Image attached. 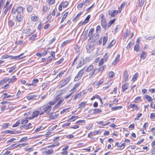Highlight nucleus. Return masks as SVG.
<instances>
[{"mask_svg": "<svg viewBox=\"0 0 155 155\" xmlns=\"http://www.w3.org/2000/svg\"><path fill=\"white\" fill-rule=\"evenodd\" d=\"M24 54V53H22L19 55L17 56H12L11 55L9 56L7 54H5L2 56L1 57V59H4L8 58H10V59H13L14 60H18L25 57H21Z\"/></svg>", "mask_w": 155, "mask_h": 155, "instance_id": "f257e3e1", "label": "nucleus"}, {"mask_svg": "<svg viewBox=\"0 0 155 155\" xmlns=\"http://www.w3.org/2000/svg\"><path fill=\"white\" fill-rule=\"evenodd\" d=\"M44 110L40 113V115L43 114L45 113L47 114L49 113L51 109V106L48 104L43 106Z\"/></svg>", "mask_w": 155, "mask_h": 155, "instance_id": "f03ea898", "label": "nucleus"}, {"mask_svg": "<svg viewBox=\"0 0 155 155\" xmlns=\"http://www.w3.org/2000/svg\"><path fill=\"white\" fill-rule=\"evenodd\" d=\"M12 14H15L16 13L17 14V15L23 14V8L21 7H19L15 9L12 8Z\"/></svg>", "mask_w": 155, "mask_h": 155, "instance_id": "7ed1b4c3", "label": "nucleus"}, {"mask_svg": "<svg viewBox=\"0 0 155 155\" xmlns=\"http://www.w3.org/2000/svg\"><path fill=\"white\" fill-rule=\"evenodd\" d=\"M86 48L87 52L88 53H91L94 49L93 43H90L88 44L86 46Z\"/></svg>", "mask_w": 155, "mask_h": 155, "instance_id": "20e7f679", "label": "nucleus"}, {"mask_svg": "<svg viewBox=\"0 0 155 155\" xmlns=\"http://www.w3.org/2000/svg\"><path fill=\"white\" fill-rule=\"evenodd\" d=\"M84 68L81 70L76 75L74 78V81H77L79 80L81 78L83 74L84 73Z\"/></svg>", "mask_w": 155, "mask_h": 155, "instance_id": "39448f33", "label": "nucleus"}, {"mask_svg": "<svg viewBox=\"0 0 155 155\" xmlns=\"http://www.w3.org/2000/svg\"><path fill=\"white\" fill-rule=\"evenodd\" d=\"M40 113L39 111L38 110H35L34 111L32 114V116L31 117H28L30 119H32L35 117H37L38 115H40Z\"/></svg>", "mask_w": 155, "mask_h": 155, "instance_id": "423d86ee", "label": "nucleus"}, {"mask_svg": "<svg viewBox=\"0 0 155 155\" xmlns=\"http://www.w3.org/2000/svg\"><path fill=\"white\" fill-rule=\"evenodd\" d=\"M118 13H119V11H117L115 10L113 11V12L112 11H110L109 12L108 14L111 17H114L117 15Z\"/></svg>", "mask_w": 155, "mask_h": 155, "instance_id": "0eeeda50", "label": "nucleus"}, {"mask_svg": "<svg viewBox=\"0 0 155 155\" xmlns=\"http://www.w3.org/2000/svg\"><path fill=\"white\" fill-rule=\"evenodd\" d=\"M70 79V78L69 77H67L64 81H63L62 84L61 85V87H64L67 84H68L69 81Z\"/></svg>", "mask_w": 155, "mask_h": 155, "instance_id": "6e6552de", "label": "nucleus"}, {"mask_svg": "<svg viewBox=\"0 0 155 155\" xmlns=\"http://www.w3.org/2000/svg\"><path fill=\"white\" fill-rule=\"evenodd\" d=\"M101 24L103 28H104L105 30L107 28V21L106 19L101 20Z\"/></svg>", "mask_w": 155, "mask_h": 155, "instance_id": "1a4fd4ad", "label": "nucleus"}, {"mask_svg": "<svg viewBox=\"0 0 155 155\" xmlns=\"http://www.w3.org/2000/svg\"><path fill=\"white\" fill-rule=\"evenodd\" d=\"M140 59L144 60L147 56V53L144 51H142V53L140 54Z\"/></svg>", "mask_w": 155, "mask_h": 155, "instance_id": "9d476101", "label": "nucleus"}, {"mask_svg": "<svg viewBox=\"0 0 155 155\" xmlns=\"http://www.w3.org/2000/svg\"><path fill=\"white\" fill-rule=\"evenodd\" d=\"M128 108H135V110L137 111L139 110V108L137 104H130L129 105L128 107Z\"/></svg>", "mask_w": 155, "mask_h": 155, "instance_id": "9b49d317", "label": "nucleus"}, {"mask_svg": "<svg viewBox=\"0 0 155 155\" xmlns=\"http://www.w3.org/2000/svg\"><path fill=\"white\" fill-rule=\"evenodd\" d=\"M38 80L36 78L33 79L32 82L30 84H26V85L28 86L33 85L35 86L36 84L38 82Z\"/></svg>", "mask_w": 155, "mask_h": 155, "instance_id": "f8f14e48", "label": "nucleus"}, {"mask_svg": "<svg viewBox=\"0 0 155 155\" xmlns=\"http://www.w3.org/2000/svg\"><path fill=\"white\" fill-rule=\"evenodd\" d=\"M22 15V14L17 15L15 18L17 21H21L23 19V17Z\"/></svg>", "mask_w": 155, "mask_h": 155, "instance_id": "ddd939ff", "label": "nucleus"}, {"mask_svg": "<svg viewBox=\"0 0 155 155\" xmlns=\"http://www.w3.org/2000/svg\"><path fill=\"white\" fill-rule=\"evenodd\" d=\"M144 3V1L143 0H138L136 4L137 5L136 6L137 7V5L138 6L141 7Z\"/></svg>", "mask_w": 155, "mask_h": 155, "instance_id": "4468645a", "label": "nucleus"}, {"mask_svg": "<svg viewBox=\"0 0 155 155\" xmlns=\"http://www.w3.org/2000/svg\"><path fill=\"white\" fill-rule=\"evenodd\" d=\"M120 58V54H118L115 60L112 63V64L113 65H115L118 61Z\"/></svg>", "mask_w": 155, "mask_h": 155, "instance_id": "2eb2a0df", "label": "nucleus"}, {"mask_svg": "<svg viewBox=\"0 0 155 155\" xmlns=\"http://www.w3.org/2000/svg\"><path fill=\"white\" fill-rule=\"evenodd\" d=\"M124 80L125 82H126L128 78V75L127 71H125L124 73Z\"/></svg>", "mask_w": 155, "mask_h": 155, "instance_id": "dca6fc26", "label": "nucleus"}, {"mask_svg": "<svg viewBox=\"0 0 155 155\" xmlns=\"http://www.w3.org/2000/svg\"><path fill=\"white\" fill-rule=\"evenodd\" d=\"M128 84L126 83L122 85V91L124 92L128 88Z\"/></svg>", "mask_w": 155, "mask_h": 155, "instance_id": "f3484780", "label": "nucleus"}, {"mask_svg": "<svg viewBox=\"0 0 155 155\" xmlns=\"http://www.w3.org/2000/svg\"><path fill=\"white\" fill-rule=\"evenodd\" d=\"M38 97L37 95H28L27 97V98L28 100H30L32 99H35V98Z\"/></svg>", "mask_w": 155, "mask_h": 155, "instance_id": "a211bd4d", "label": "nucleus"}, {"mask_svg": "<svg viewBox=\"0 0 155 155\" xmlns=\"http://www.w3.org/2000/svg\"><path fill=\"white\" fill-rule=\"evenodd\" d=\"M94 31V29L93 28H91L89 30L88 34V36L90 38L89 39L90 40L91 39V37H92V34Z\"/></svg>", "mask_w": 155, "mask_h": 155, "instance_id": "6ab92c4d", "label": "nucleus"}, {"mask_svg": "<svg viewBox=\"0 0 155 155\" xmlns=\"http://www.w3.org/2000/svg\"><path fill=\"white\" fill-rule=\"evenodd\" d=\"M31 127V123H29L28 125H24L21 127V128H23L25 130H27L29 128H30Z\"/></svg>", "mask_w": 155, "mask_h": 155, "instance_id": "aec40b11", "label": "nucleus"}, {"mask_svg": "<svg viewBox=\"0 0 155 155\" xmlns=\"http://www.w3.org/2000/svg\"><path fill=\"white\" fill-rule=\"evenodd\" d=\"M11 9V7L9 6V7H5V6L4 8V9H5L4 12V14L5 15H6L7 14H8L9 12L8 13V12Z\"/></svg>", "mask_w": 155, "mask_h": 155, "instance_id": "412c9836", "label": "nucleus"}, {"mask_svg": "<svg viewBox=\"0 0 155 155\" xmlns=\"http://www.w3.org/2000/svg\"><path fill=\"white\" fill-rule=\"evenodd\" d=\"M144 98L146 99L148 102H150L152 101L151 97L148 95H145Z\"/></svg>", "mask_w": 155, "mask_h": 155, "instance_id": "4be33fe9", "label": "nucleus"}, {"mask_svg": "<svg viewBox=\"0 0 155 155\" xmlns=\"http://www.w3.org/2000/svg\"><path fill=\"white\" fill-rule=\"evenodd\" d=\"M16 80V77L15 76H14L12 77V78L11 79H9L8 83H11L15 81Z\"/></svg>", "mask_w": 155, "mask_h": 155, "instance_id": "5701e85b", "label": "nucleus"}, {"mask_svg": "<svg viewBox=\"0 0 155 155\" xmlns=\"http://www.w3.org/2000/svg\"><path fill=\"white\" fill-rule=\"evenodd\" d=\"M84 68V69H85L87 72H89L93 69L94 66L93 65H91L88 67L87 69H86L85 68Z\"/></svg>", "mask_w": 155, "mask_h": 155, "instance_id": "b1692460", "label": "nucleus"}, {"mask_svg": "<svg viewBox=\"0 0 155 155\" xmlns=\"http://www.w3.org/2000/svg\"><path fill=\"white\" fill-rule=\"evenodd\" d=\"M31 29L27 27L24 29L22 31V32L24 33L29 34L30 31Z\"/></svg>", "mask_w": 155, "mask_h": 155, "instance_id": "393cba45", "label": "nucleus"}, {"mask_svg": "<svg viewBox=\"0 0 155 155\" xmlns=\"http://www.w3.org/2000/svg\"><path fill=\"white\" fill-rule=\"evenodd\" d=\"M116 42L115 40H113L107 47V48H109L113 46Z\"/></svg>", "mask_w": 155, "mask_h": 155, "instance_id": "a878e982", "label": "nucleus"}, {"mask_svg": "<svg viewBox=\"0 0 155 155\" xmlns=\"http://www.w3.org/2000/svg\"><path fill=\"white\" fill-rule=\"evenodd\" d=\"M122 107V106H117L116 107H113L111 108V110H120Z\"/></svg>", "mask_w": 155, "mask_h": 155, "instance_id": "bb28decb", "label": "nucleus"}, {"mask_svg": "<svg viewBox=\"0 0 155 155\" xmlns=\"http://www.w3.org/2000/svg\"><path fill=\"white\" fill-rule=\"evenodd\" d=\"M8 24L9 26L12 27L15 24L14 21L12 20H9L8 21Z\"/></svg>", "mask_w": 155, "mask_h": 155, "instance_id": "cd10ccee", "label": "nucleus"}, {"mask_svg": "<svg viewBox=\"0 0 155 155\" xmlns=\"http://www.w3.org/2000/svg\"><path fill=\"white\" fill-rule=\"evenodd\" d=\"M108 40L107 35L104 36L103 39V45L104 46Z\"/></svg>", "mask_w": 155, "mask_h": 155, "instance_id": "c85d7f7f", "label": "nucleus"}, {"mask_svg": "<svg viewBox=\"0 0 155 155\" xmlns=\"http://www.w3.org/2000/svg\"><path fill=\"white\" fill-rule=\"evenodd\" d=\"M9 79V78H5L1 81V83L4 84L7 82V81L8 82Z\"/></svg>", "mask_w": 155, "mask_h": 155, "instance_id": "c756f323", "label": "nucleus"}, {"mask_svg": "<svg viewBox=\"0 0 155 155\" xmlns=\"http://www.w3.org/2000/svg\"><path fill=\"white\" fill-rule=\"evenodd\" d=\"M138 76V73H136L133 76L132 79V80L133 81H135L137 78Z\"/></svg>", "mask_w": 155, "mask_h": 155, "instance_id": "7c9ffc66", "label": "nucleus"}, {"mask_svg": "<svg viewBox=\"0 0 155 155\" xmlns=\"http://www.w3.org/2000/svg\"><path fill=\"white\" fill-rule=\"evenodd\" d=\"M31 19L32 21H35L38 20V17L37 16L34 15L31 17Z\"/></svg>", "mask_w": 155, "mask_h": 155, "instance_id": "2f4dec72", "label": "nucleus"}, {"mask_svg": "<svg viewBox=\"0 0 155 155\" xmlns=\"http://www.w3.org/2000/svg\"><path fill=\"white\" fill-rule=\"evenodd\" d=\"M125 2H123L122 4H121V5L120 6V7L119 8V13H120L121 11H122V8H123L124 6H125Z\"/></svg>", "mask_w": 155, "mask_h": 155, "instance_id": "473e14b6", "label": "nucleus"}, {"mask_svg": "<svg viewBox=\"0 0 155 155\" xmlns=\"http://www.w3.org/2000/svg\"><path fill=\"white\" fill-rule=\"evenodd\" d=\"M28 120L27 119H22L21 120L20 124H25L28 123Z\"/></svg>", "mask_w": 155, "mask_h": 155, "instance_id": "72a5a7b5", "label": "nucleus"}, {"mask_svg": "<svg viewBox=\"0 0 155 155\" xmlns=\"http://www.w3.org/2000/svg\"><path fill=\"white\" fill-rule=\"evenodd\" d=\"M90 18V15H88L87 17H86V18H85V20L83 22V24H86L88 22Z\"/></svg>", "mask_w": 155, "mask_h": 155, "instance_id": "f704fd0d", "label": "nucleus"}, {"mask_svg": "<svg viewBox=\"0 0 155 155\" xmlns=\"http://www.w3.org/2000/svg\"><path fill=\"white\" fill-rule=\"evenodd\" d=\"M155 38V36L153 37L149 36L148 35H147L144 36V38L145 39L148 40H151Z\"/></svg>", "mask_w": 155, "mask_h": 155, "instance_id": "c9c22d12", "label": "nucleus"}, {"mask_svg": "<svg viewBox=\"0 0 155 155\" xmlns=\"http://www.w3.org/2000/svg\"><path fill=\"white\" fill-rule=\"evenodd\" d=\"M33 8L31 5L28 6L27 8V10L28 12H31L32 11Z\"/></svg>", "mask_w": 155, "mask_h": 155, "instance_id": "e433bc0d", "label": "nucleus"}, {"mask_svg": "<svg viewBox=\"0 0 155 155\" xmlns=\"http://www.w3.org/2000/svg\"><path fill=\"white\" fill-rule=\"evenodd\" d=\"M140 49V47L139 46L138 44H136L134 48V50L137 52H138Z\"/></svg>", "mask_w": 155, "mask_h": 155, "instance_id": "4c0bfd02", "label": "nucleus"}, {"mask_svg": "<svg viewBox=\"0 0 155 155\" xmlns=\"http://www.w3.org/2000/svg\"><path fill=\"white\" fill-rule=\"evenodd\" d=\"M9 125V124L7 123H4L3 124L2 126V128L3 129H5Z\"/></svg>", "mask_w": 155, "mask_h": 155, "instance_id": "58836bf2", "label": "nucleus"}, {"mask_svg": "<svg viewBox=\"0 0 155 155\" xmlns=\"http://www.w3.org/2000/svg\"><path fill=\"white\" fill-rule=\"evenodd\" d=\"M115 76L114 73L113 71H110L109 74V78H112L114 77Z\"/></svg>", "mask_w": 155, "mask_h": 155, "instance_id": "ea45409f", "label": "nucleus"}, {"mask_svg": "<svg viewBox=\"0 0 155 155\" xmlns=\"http://www.w3.org/2000/svg\"><path fill=\"white\" fill-rule=\"evenodd\" d=\"M20 120H18L15 124H14L13 125V126H12V127H15L18 126L20 124Z\"/></svg>", "mask_w": 155, "mask_h": 155, "instance_id": "a19ab883", "label": "nucleus"}, {"mask_svg": "<svg viewBox=\"0 0 155 155\" xmlns=\"http://www.w3.org/2000/svg\"><path fill=\"white\" fill-rule=\"evenodd\" d=\"M49 7L47 6H45L43 7V11L44 12H46L49 9Z\"/></svg>", "mask_w": 155, "mask_h": 155, "instance_id": "79ce46f5", "label": "nucleus"}, {"mask_svg": "<svg viewBox=\"0 0 155 155\" xmlns=\"http://www.w3.org/2000/svg\"><path fill=\"white\" fill-rule=\"evenodd\" d=\"M15 140V138L13 137L12 138L7 142L6 143L8 144H9L11 143Z\"/></svg>", "mask_w": 155, "mask_h": 155, "instance_id": "37998d69", "label": "nucleus"}, {"mask_svg": "<svg viewBox=\"0 0 155 155\" xmlns=\"http://www.w3.org/2000/svg\"><path fill=\"white\" fill-rule=\"evenodd\" d=\"M86 103V102H82L79 104L80 107H78V108H82L84 107Z\"/></svg>", "mask_w": 155, "mask_h": 155, "instance_id": "c03bdc74", "label": "nucleus"}, {"mask_svg": "<svg viewBox=\"0 0 155 155\" xmlns=\"http://www.w3.org/2000/svg\"><path fill=\"white\" fill-rule=\"evenodd\" d=\"M5 133L7 134H15L16 133L15 131L10 130H6Z\"/></svg>", "mask_w": 155, "mask_h": 155, "instance_id": "a18cd8bd", "label": "nucleus"}, {"mask_svg": "<svg viewBox=\"0 0 155 155\" xmlns=\"http://www.w3.org/2000/svg\"><path fill=\"white\" fill-rule=\"evenodd\" d=\"M18 144L17 143L12 144L10 146V148H11L13 149L18 148Z\"/></svg>", "mask_w": 155, "mask_h": 155, "instance_id": "49530a36", "label": "nucleus"}, {"mask_svg": "<svg viewBox=\"0 0 155 155\" xmlns=\"http://www.w3.org/2000/svg\"><path fill=\"white\" fill-rule=\"evenodd\" d=\"M77 117H78V116H72L68 120V121H69L70 120H71L72 121H73Z\"/></svg>", "mask_w": 155, "mask_h": 155, "instance_id": "de8ad7c7", "label": "nucleus"}, {"mask_svg": "<svg viewBox=\"0 0 155 155\" xmlns=\"http://www.w3.org/2000/svg\"><path fill=\"white\" fill-rule=\"evenodd\" d=\"M101 112V110L100 109H96L94 110V113L97 114Z\"/></svg>", "mask_w": 155, "mask_h": 155, "instance_id": "09e8293b", "label": "nucleus"}, {"mask_svg": "<svg viewBox=\"0 0 155 155\" xmlns=\"http://www.w3.org/2000/svg\"><path fill=\"white\" fill-rule=\"evenodd\" d=\"M108 55L107 53H106L104 56V58L102 59L105 62H106L108 59Z\"/></svg>", "mask_w": 155, "mask_h": 155, "instance_id": "8fccbe9b", "label": "nucleus"}, {"mask_svg": "<svg viewBox=\"0 0 155 155\" xmlns=\"http://www.w3.org/2000/svg\"><path fill=\"white\" fill-rule=\"evenodd\" d=\"M126 146V144L125 143H122L121 145L119 146H118L117 148L118 149H121L122 147H123L122 149H123Z\"/></svg>", "mask_w": 155, "mask_h": 155, "instance_id": "3c124183", "label": "nucleus"}, {"mask_svg": "<svg viewBox=\"0 0 155 155\" xmlns=\"http://www.w3.org/2000/svg\"><path fill=\"white\" fill-rule=\"evenodd\" d=\"M16 68V66H14L12 67L11 68H10L8 72L9 73H11L12 71H13L14 70H15Z\"/></svg>", "mask_w": 155, "mask_h": 155, "instance_id": "603ef678", "label": "nucleus"}, {"mask_svg": "<svg viewBox=\"0 0 155 155\" xmlns=\"http://www.w3.org/2000/svg\"><path fill=\"white\" fill-rule=\"evenodd\" d=\"M62 6L63 8H65L67 7L68 5V3L67 1H65L64 2H63L62 4Z\"/></svg>", "mask_w": 155, "mask_h": 155, "instance_id": "864d4df0", "label": "nucleus"}, {"mask_svg": "<svg viewBox=\"0 0 155 155\" xmlns=\"http://www.w3.org/2000/svg\"><path fill=\"white\" fill-rule=\"evenodd\" d=\"M85 121L84 120H79L76 122V124H79L80 123H84Z\"/></svg>", "mask_w": 155, "mask_h": 155, "instance_id": "5fc2aeb1", "label": "nucleus"}, {"mask_svg": "<svg viewBox=\"0 0 155 155\" xmlns=\"http://www.w3.org/2000/svg\"><path fill=\"white\" fill-rule=\"evenodd\" d=\"M96 69H94L93 71H92L89 74V77L91 78L92 77L93 75L94 74Z\"/></svg>", "mask_w": 155, "mask_h": 155, "instance_id": "6e6d98bb", "label": "nucleus"}, {"mask_svg": "<svg viewBox=\"0 0 155 155\" xmlns=\"http://www.w3.org/2000/svg\"><path fill=\"white\" fill-rule=\"evenodd\" d=\"M101 30V28L100 25L97 26L96 28V31L97 33H99Z\"/></svg>", "mask_w": 155, "mask_h": 155, "instance_id": "4d7b16f0", "label": "nucleus"}, {"mask_svg": "<svg viewBox=\"0 0 155 155\" xmlns=\"http://www.w3.org/2000/svg\"><path fill=\"white\" fill-rule=\"evenodd\" d=\"M37 37L36 34H35L32 36L30 38V39L31 40H34Z\"/></svg>", "mask_w": 155, "mask_h": 155, "instance_id": "13d9d810", "label": "nucleus"}, {"mask_svg": "<svg viewBox=\"0 0 155 155\" xmlns=\"http://www.w3.org/2000/svg\"><path fill=\"white\" fill-rule=\"evenodd\" d=\"M68 42L69 41L68 40H67L63 42L61 45V46L62 47H64L68 43Z\"/></svg>", "mask_w": 155, "mask_h": 155, "instance_id": "bf43d9fd", "label": "nucleus"}, {"mask_svg": "<svg viewBox=\"0 0 155 155\" xmlns=\"http://www.w3.org/2000/svg\"><path fill=\"white\" fill-rule=\"evenodd\" d=\"M104 62H105L103 59H101L98 64V65L100 66L103 65Z\"/></svg>", "mask_w": 155, "mask_h": 155, "instance_id": "052dcab7", "label": "nucleus"}, {"mask_svg": "<svg viewBox=\"0 0 155 155\" xmlns=\"http://www.w3.org/2000/svg\"><path fill=\"white\" fill-rule=\"evenodd\" d=\"M46 153L48 154H51L53 153V150L51 149L48 150L46 151Z\"/></svg>", "mask_w": 155, "mask_h": 155, "instance_id": "680f3d73", "label": "nucleus"}, {"mask_svg": "<svg viewBox=\"0 0 155 155\" xmlns=\"http://www.w3.org/2000/svg\"><path fill=\"white\" fill-rule=\"evenodd\" d=\"M27 138H28V137H23L20 140V142H24V141H25V140H27Z\"/></svg>", "mask_w": 155, "mask_h": 155, "instance_id": "e2e57ef3", "label": "nucleus"}, {"mask_svg": "<svg viewBox=\"0 0 155 155\" xmlns=\"http://www.w3.org/2000/svg\"><path fill=\"white\" fill-rule=\"evenodd\" d=\"M64 61V59L63 58H61L60 60H59V61H57L56 62V64H61L62 62V61Z\"/></svg>", "mask_w": 155, "mask_h": 155, "instance_id": "0e129e2a", "label": "nucleus"}, {"mask_svg": "<svg viewBox=\"0 0 155 155\" xmlns=\"http://www.w3.org/2000/svg\"><path fill=\"white\" fill-rule=\"evenodd\" d=\"M132 43L131 41H130L127 45V48L128 49L130 48L131 46L132 45Z\"/></svg>", "mask_w": 155, "mask_h": 155, "instance_id": "69168bd1", "label": "nucleus"}, {"mask_svg": "<svg viewBox=\"0 0 155 155\" xmlns=\"http://www.w3.org/2000/svg\"><path fill=\"white\" fill-rule=\"evenodd\" d=\"M48 3L50 5L53 4L55 0H48Z\"/></svg>", "mask_w": 155, "mask_h": 155, "instance_id": "338daca9", "label": "nucleus"}, {"mask_svg": "<svg viewBox=\"0 0 155 155\" xmlns=\"http://www.w3.org/2000/svg\"><path fill=\"white\" fill-rule=\"evenodd\" d=\"M51 55L52 58H55V52L53 51H51Z\"/></svg>", "mask_w": 155, "mask_h": 155, "instance_id": "774afa93", "label": "nucleus"}]
</instances>
